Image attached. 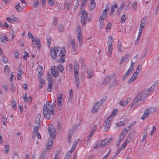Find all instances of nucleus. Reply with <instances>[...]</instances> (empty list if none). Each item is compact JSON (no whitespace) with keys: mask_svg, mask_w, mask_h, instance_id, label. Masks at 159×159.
Masks as SVG:
<instances>
[{"mask_svg":"<svg viewBox=\"0 0 159 159\" xmlns=\"http://www.w3.org/2000/svg\"><path fill=\"white\" fill-rule=\"evenodd\" d=\"M65 49L63 48L62 49L59 47L52 48L50 50V55L53 60L57 59V57L59 58L57 59V61L60 63H63L65 60Z\"/></svg>","mask_w":159,"mask_h":159,"instance_id":"f257e3e1","label":"nucleus"},{"mask_svg":"<svg viewBox=\"0 0 159 159\" xmlns=\"http://www.w3.org/2000/svg\"><path fill=\"white\" fill-rule=\"evenodd\" d=\"M51 102H47L44 104L43 107V113L45 118L46 119H49L51 115H54L55 110L54 109L55 103L50 104Z\"/></svg>","mask_w":159,"mask_h":159,"instance_id":"f03ea898","label":"nucleus"},{"mask_svg":"<svg viewBox=\"0 0 159 159\" xmlns=\"http://www.w3.org/2000/svg\"><path fill=\"white\" fill-rule=\"evenodd\" d=\"M118 113V111L116 109H114L112 113V114L105 121L103 126L104 130L105 131H108L109 130L111 124H110L111 121L112 120L113 116H115Z\"/></svg>","mask_w":159,"mask_h":159,"instance_id":"7ed1b4c3","label":"nucleus"},{"mask_svg":"<svg viewBox=\"0 0 159 159\" xmlns=\"http://www.w3.org/2000/svg\"><path fill=\"white\" fill-rule=\"evenodd\" d=\"M138 57V55H136L135 57H134V61H133V59H132L129 68L123 76V81H124L127 78L128 76L130 73H131L132 71L133 70L134 68V64L137 61Z\"/></svg>","mask_w":159,"mask_h":159,"instance_id":"20e7f679","label":"nucleus"},{"mask_svg":"<svg viewBox=\"0 0 159 159\" xmlns=\"http://www.w3.org/2000/svg\"><path fill=\"white\" fill-rule=\"evenodd\" d=\"M79 16H81V21L83 26H84L86 24L87 21H89L88 19V15L87 11L84 10H80L79 13Z\"/></svg>","mask_w":159,"mask_h":159,"instance_id":"39448f33","label":"nucleus"},{"mask_svg":"<svg viewBox=\"0 0 159 159\" xmlns=\"http://www.w3.org/2000/svg\"><path fill=\"white\" fill-rule=\"evenodd\" d=\"M74 76L75 78V81L77 89L79 88L80 80L79 76L78 75L79 72V67L77 62L75 61L74 62Z\"/></svg>","mask_w":159,"mask_h":159,"instance_id":"423d86ee","label":"nucleus"},{"mask_svg":"<svg viewBox=\"0 0 159 159\" xmlns=\"http://www.w3.org/2000/svg\"><path fill=\"white\" fill-rule=\"evenodd\" d=\"M48 131L50 136L53 139H54L56 137V131L53 125L49 124L48 127Z\"/></svg>","mask_w":159,"mask_h":159,"instance_id":"0eeeda50","label":"nucleus"},{"mask_svg":"<svg viewBox=\"0 0 159 159\" xmlns=\"http://www.w3.org/2000/svg\"><path fill=\"white\" fill-rule=\"evenodd\" d=\"M109 10V8L108 6H107L105 9L103 10L101 15L99 18V20H104L107 17V12Z\"/></svg>","mask_w":159,"mask_h":159,"instance_id":"6e6552de","label":"nucleus"},{"mask_svg":"<svg viewBox=\"0 0 159 159\" xmlns=\"http://www.w3.org/2000/svg\"><path fill=\"white\" fill-rule=\"evenodd\" d=\"M52 140H51L50 139L48 140L46 145V148L45 149L46 152H50V150L52 148Z\"/></svg>","mask_w":159,"mask_h":159,"instance_id":"1a4fd4ad","label":"nucleus"},{"mask_svg":"<svg viewBox=\"0 0 159 159\" xmlns=\"http://www.w3.org/2000/svg\"><path fill=\"white\" fill-rule=\"evenodd\" d=\"M76 32L77 37V39L79 41L80 46H81L82 45V35L81 33V29L76 30Z\"/></svg>","mask_w":159,"mask_h":159,"instance_id":"9d476101","label":"nucleus"},{"mask_svg":"<svg viewBox=\"0 0 159 159\" xmlns=\"http://www.w3.org/2000/svg\"><path fill=\"white\" fill-rule=\"evenodd\" d=\"M51 72L52 76L54 77H57L59 75V72L57 69H55V67L54 66L51 67Z\"/></svg>","mask_w":159,"mask_h":159,"instance_id":"9b49d317","label":"nucleus"},{"mask_svg":"<svg viewBox=\"0 0 159 159\" xmlns=\"http://www.w3.org/2000/svg\"><path fill=\"white\" fill-rule=\"evenodd\" d=\"M112 139V138H110L109 139H106L101 141L102 148H103L109 144Z\"/></svg>","mask_w":159,"mask_h":159,"instance_id":"f8f14e48","label":"nucleus"},{"mask_svg":"<svg viewBox=\"0 0 159 159\" xmlns=\"http://www.w3.org/2000/svg\"><path fill=\"white\" fill-rule=\"evenodd\" d=\"M113 77L112 75H110L105 77L102 82V84L103 85L107 84L109 83L110 80L113 78Z\"/></svg>","mask_w":159,"mask_h":159,"instance_id":"ddd939ff","label":"nucleus"},{"mask_svg":"<svg viewBox=\"0 0 159 159\" xmlns=\"http://www.w3.org/2000/svg\"><path fill=\"white\" fill-rule=\"evenodd\" d=\"M114 44V41L112 38L111 36L108 37V41L107 43V45L108 47H112Z\"/></svg>","mask_w":159,"mask_h":159,"instance_id":"4468645a","label":"nucleus"},{"mask_svg":"<svg viewBox=\"0 0 159 159\" xmlns=\"http://www.w3.org/2000/svg\"><path fill=\"white\" fill-rule=\"evenodd\" d=\"M149 115V109L147 108L145 111L144 113L142 116L141 119L143 120H144L146 118L148 117Z\"/></svg>","mask_w":159,"mask_h":159,"instance_id":"2eb2a0df","label":"nucleus"},{"mask_svg":"<svg viewBox=\"0 0 159 159\" xmlns=\"http://www.w3.org/2000/svg\"><path fill=\"white\" fill-rule=\"evenodd\" d=\"M70 43L72 45V47L73 50L74 52H75L77 50V47L75 45V42L74 39H71L70 40Z\"/></svg>","mask_w":159,"mask_h":159,"instance_id":"dca6fc26","label":"nucleus"},{"mask_svg":"<svg viewBox=\"0 0 159 159\" xmlns=\"http://www.w3.org/2000/svg\"><path fill=\"white\" fill-rule=\"evenodd\" d=\"M141 93L143 98L147 97L149 93V89L146 90H143L140 92Z\"/></svg>","mask_w":159,"mask_h":159,"instance_id":"f3484780","label":"nucleus"},{"mask_svg":"<svg viewBox=\"0 0 159 159\" xmlns=\"http://www.w3.org/2000/svg\"><path fill=\"white\" fill-rule=\"evenodd\" d=\"M158 81L157 80L155 81L150 88V93L156 87L158 86Z\"/></svg>","mask_w":159,"mask_h":159,"instance_id":"a211bd4d","label":"nucleus"},{"mask_svg":"<svg viewBox=\"0 0 159 159\" xmlns=\"http://www.w3.org/2000/svg\"><path fill=\"white\" fill-rule=\"evenodd\" d=\"M118 7V5L117 4H116L114 5H113L111 6V13L109 15L112 16L113 15V13L115 11V10L116 8Z\"/></svg>","mask_w":159,"mask_h":159,"instance_id":"6ab92c4d","label":"nucleus"},{"mask_svg":"<svg viewBox=\"0 0 159 159\" xmlns=\"http://www.w3.org/2000/svg\"><path fill=\"white\" fill-rule=\"evenodd\" d=\"M130 57V55L128 54H126L125 55L122 57V58L121 60H120V64H121L122 63L125 61L127 59Z\"/></svg>","mask_w":159,"mask_h":159,"instance_id":"aec40b11","label":"nucleus"},{"mask_svg":"<svg viewBox=\"0 0 159 159\" xmlns=\"http://www.w3.org/2000/svg\"><path fill=\"white\" fill-rule=\"evenodd\" d=\"M99 107L98 105L95 103L91 110L92 112L93 113H96L98 110Z\"/></svg>","mask_w":159,"mask_h":159,"instance_id":"412c9836","label":"nucleus"},{"mask_svg":"<svg viewBox=\"0 0 159 159\" xmlns=\"http://www.w3.org/2000/svg\"><path fill=\"white\" fill-rule=\"evenodd\" d=\"M101 147H102V145L101 144V140H100L97 142L93 148H94L97 149Z\"/></svg>","mask_w":159,"mask_h":159,"instance_id":"4be33fe9","label":"nucleus"},{"mask_svg":"<svg viewBox=\"0 0 159 159\" xmlns=\"http://www.w3.org/2000/svg\"><path fill=\"white\" fill-rule=\"evenodd\" d=\"M107 98L106 97L103 98L102 99L100 100L99 102H96L95 104H97L98 105L99 107L101 106L103 102L106 100Z\"/></svg>","mask_w":159,"mask_h":159,"instance_id":"5701e85b","label":"nucleus"},{"mask_svg":"<svg viewBox=\"0 0 159 159\" xmlns=\"http://www.w3.org/2000/svg\"><path fill=\"white\" fill-rule=\"evenodd\" d=\"M42 69V67L41 66H39L37 68V70L39 74V75H38L39 77H40L43 74Z\"/></svg>","mask_w":159,"mask_h":159,"instance_id":"b1692460","label":"nucleus"},{"mask_svg":"<svg viewBox=\"0 0 159 159\" xmlns=\"http://www.w3.org/2000/svg\"><path fill=\"white\" fill-rule=\"evenodd\" d=\"M73 96V93L72 89H71L70 91L69 94V97L68 98V102H70L71 101L72 98Z\"/></svg>","mask_w":159,"mask_h":159,"instance_id":"393cba45","label":"nucleus"},{"mask_svg":"<svg viewBox=\"0 0 159 159\" xmlns=\"http://www.w3.org/2000/svg\"><path fill=\"white\" fill-rule=\"evenodd\" d=\"M137 76L133 74L131 77L130 78L128 81V83L129 84L131 83L134 81L136 78Z\"/></svg>","mask_w":159,"mask_h":159,"instance_id":"a878e982","label":"nucleus"},{"mask_svg":"<svg viewBox=\"0 0 159 159\" xmlns=\"http://www.w3.org/2000/svg\"><path fill=\"white\" fill-rule=\"evenodd\" d=\"M124 6L125 4L124 2H122L121 3V5H120L119 8L118 9V12L119 14H120L121 11H122V10L124 8Z\"/></svg>","mask_w":159,"mask_h":159,"instance_id":"bb28decb","label":"nucleus"},{"mask_svg":"<svg viewBox=\"0 0 159 159\" xmlns=\"http://www.w3.org/2000/svg\"><path fill=\"white\" fill-rule=\"evenodd\" d=\"M23 73V72L22 70L19 71L17 75V79L18 80H21V76Z\"/></svg>","mask_w":159,"mask_h":159,"instance_id":"cd10ccee","label":"nucleus"},{"mask_svg":"<svg viewBox=\"0 0 159 159\" xmlns=\"http://www.w3.org/2000/svg\"><path fill=\"white\" fill-rule=\"evenodd\" d=\"M40 125H37L36 126H33V132L35 133L36 134L38 133V130L40 127Z\"/></svg>","mask_w":159,"mask_h":159,"instance_id":"c85d7f7f","label":"nucleus"},{"mask_svg":"<svg viewBox=\"0 0 159 159\" xmlns=\"http://www.w3.org/2000/svg\"><path fill=\"white\" fill-rule=\"evenodd\" d=\"M73 131L72 130H70L68 137V142L70 143L71 141V136L72 135Z\"/></svg>","mask_w":159,"mask_h":159,"instance_id":"c756f323","label":"nucleus"},{"mask_svg":"<svg viewBox=\"0 0 159 159\" xmlns=\"http://www.w3.org/2000/svg\"><path fill=\"white\" fill-rule=\"evenodd\" d=\"M57 29L59 32H62L64 30V28L62 25H59L57 27Z\"/></svg>","mask_w":159,"mask_h":159,"instance_id":"7c9ffc66","label":"nucleus"},{"mask_svg":"<svg viewBox=\"0 0 159 159\" xmlns=\"http://www.w3.org/2000/svg\"><path fill=\"white\" fill-rule=\"evenodd\" d=\"M135 98L139 101L142 100L143 99V98L141 93L140 92L138 93L135 97Z\"/></svg>","mask_w":159,"mask_h":159,"instance_id":"2f4dec72","label":"nucleus"},{"mask_svg":"<svg viewBox=\"0 0 159 159\" xmlns=\"http://www.w3.org/2000/svg\"><path fill=\"white\" fill-rule=\"evenodd\" d=\"M15 8L19 12H21L22 10V8L21 7L19 3H18L15 6Z\"/></svg>","mask_w":159,"mask_h":159,"instance_id":"473e14b6","label":"nucleus"},{"mask_svg":"<svg viewBox=\"0 0 159 159\" xmlns=\"http://www.w3.org/2000/svg\"><path fill=\"white\" fill-rule=\"evenodd\" d=\"M108 51L107 55L108 57H110L112 54V50L113 49V47H108Z\"/></svg>","mask_w":159,"mask_h":159,"instance_id":"72a5a7b5","label":"nucleus"},{"mask_svg":"<svg viewBox=\"0 0 159 159\" xmlns=\"http://www.w3.org/2000/svg\"><path fill=\"white\" fill-rule=\"evenodd\" d=\"M52 82H48V84L47 89V91L48 92H50L51 91V89L52 87Z\"/></svg>","mask_w":159,"mask_h":159,"instance_id":"f704fd0d","label":"nucleus"},{"mask_svg":"<svg viewBox=\"0 0 159 159\" xmlns=\"http://www.w3.org/2000/svg\"><path fill=\"white\" fill-rule=\"evenodd\" d=\"M46 37L47 39V42L48 43V46L49 47H50L51 46V39L50 38V36L49 35H47Z\"/></svg>","mask_w":159,"mask_h":159,"instance_id":"c9c22d12","label":"nucleus"},{"mask_svg":"<svg viewBox=\"0 0 159 159\" xmlns=\"http://www.w3.org/2000/svg\"><path fill=\"white\" fill-rule=\"evenodd\" d=\"M39 5V1L36 0L35 1L34 3H33V6L34 8H36L38 7Z\"/></svg>","mask_w":159,"mask_h":159,"instance_id":"e433bc0d","label":"nucleus"},{"mask_svg":"<svg viewBox=\"0 0 159 159\" xmlns=\"http://www.w3.org/2000/svg\"><path fill=\"white\" fill-rule=\"evenodd\" d=\"M97 125H95L93 127V129L90 131V133L93 135L94 133L96 132L97 130Z\"/></svg>","mask_w":159,"mask_h":159,"instance_id":"4c0bfd02","label":"nucleus"},{"mask_svg":"<svg viewBox=\"0 0 159 159\" xmlns=\"http://www.w3.org/2000/svg\"><path fill=\"white\" fill-rule=\"evenodd\" d=\"M119 103L121 106L125 107V106L128 104V102L127 101H122L120 102Z\"/></svg>","mask_w":159,"mask_h":159,"instance_id":"58836bf2","label":"nucleus"},{"mask_svg":"<svg viewBox=\"0 0 159 159\" xmlns=\"http://www.w3.org/2000/svg\"><path fill=\"white\" fill-rule=\"evenodd\" d=\"M87 73L88 75V77L89 79H90L91 78V77L93 76V73L92 70H88L87 71Z\"/></svg>","mask_w":159,"mask_h":159,"instance_id":"ea45409f","label":"nucleus"},{"mask_svg":"<svg viewBox=\"0 0 159 159\" xmlns=\"http://www.w3.org/2000/svg\"><path fill=\"white\" fill-rule=\"evenodd\" d=\"M135 123L136 121H134V122L131 123L129 126H127L126 127V128L127 129H128L129 130L133 127V126L135 125Z\"/></svg>","mask_w":159,"mask_h":159,"instance_id":"a19ab883","label":"nucleus"},{"mask_svg":"<svg viewBox=\"0 0 159 159\" xmlns=\"http://www.w3.org/2000/svg\"><path fill=\"white\" fill-rule=\"evenodd\" d=\"M57 68L61 72H62L64 70V67L62 65L59 64L57 66Z\"/></svg>","mask_w":159,"mask_h":159,"instance_id":"79ce46f5","label":"nucleus"},{"mask_svg":"<svg viewBox=\"0 0 159 159\" xmlns=\"http://www.w3.org/2000/svg\"><path fill=\"white\" fill-rule=\"evenodd\" d=\"M62 95H60L57 98V104L62 103Z\"/></svg>","mask_w":159,"mask_h":159,"instance_id":"37998d69","label":"nucleus"},{"mask_svg":"<svg viewBox=\"0 0 159 159\" xmlns=\"http://www.w3.org/2000/svg\"><path fill=\"white\" fill-rule=\"evenodd\" d=\"M4 71L7 74H8L10 72V69L7 65H6L4 67Z\"/></svg>","mask_w":159,"mask_h":159,"instance_id":"c03bdc74","label":"nucleus"},{"mask_svg":"<svg viewBox=\"0 0 159 159\" xmlns=\"http://www.w3.org/2000/svg\"><path fill=\"white\" fill-rule=\"evenodd\" d=\"M128 131L129 130L128 129H127L126 127H125V129L123 130V131L120 134L125 136L128 133Z\"/></svg>","mask_w":159,"mask_h":159,"instance_id":"a18cd8bd","label":"nucleus"},{"mask_svg":"<svg viewBox=\"0 0 159 159\" xmlns=\"http://www.w3.org/2000/svg\"><path fill=\"white\" fill-rule=\"evenodd\" d=\"M32 47H33L36 48V43H37V40H36L34 38V39H32Z\"/></svg>","mask_w":159,"mask_h":159,"instance_id":"49530a36","label":"nucleus"},{"mask_svg":"<svg viewBox=\"0 0 159 159\" xmlns=\"http://www.w3.org/2000/svg\"><path fill=\"white\" fill-rule=\"evenodd\" d=\"M47 80L48 82H52L51 76L49 72L47 73Z\"/></svg>","mask_w":159,"mask_h":159,"instance_id":"de8ad7c7","label":"nucleus"},{"mask_svg":"<svg viewBox=\"0 0 159 159\" xmlns=\"http://www.w3.org/2000/svg\"><path fill=\"white\" fill-rule=\"evenodd\" d=\"M95 3H90L89 9L90 10H92L95 7Z\"/></svg>","mask_w":159,"mask_h":159,"instance_id":"09e8293b","label":"nucleus"},{"mask_svg":"<svg viewBox=\"0 0 159 159\" xmlns=\"http://www.w3.org/2000/svg\"><path fill=\"white\" fill-rule=\"evenodd\" d=\"M81 68L82 70H84V73L85 72V71L86 70V67L85 65V63L83 61H81Z\"/></svg>","mask_w":159,"mask_h":159,"instance_id":"8fccbe9b","label":"nucleus"},{"mask_svg":"<svg viewBox=\"0 0 159 159\" xmlns=\"http://www.w3.org/2000/svg\"><path fill=\"white\" fill-rule=\"evenodd\" d=\"M100 24L99 27L100 29H102L103 27L104 24L103 20H99Z\"/></svg>","mask_w":159,"mask_h":159,"instance_id":"3c124183","label":"nucleus"},{"mask_svg":"<svg viewBox=\"0 0 159 159\" xmlns=\"http://www.w3.org/2000/svg\"><path fill=\"white\" fill-rule=\"evenodd\" d=\"M118 43L117 44L118 48V49L119 50L120 52H121L122 51V49L121 48V43L119 41H118Z\"/></svg>","mask_w":159,"mask_h":159,"instance_id":"603ef678","label":"nucleus"},{"mask_svg":"<svg viewBox=\"0 0 159 159\" xmlns=\"http://www.w3.org/2000/svg\"><path fill=\"white\" fill-rule=\"evenodd\" d=\"M11 89L13 93H14L16 91L15 87L13 83L11 84Z\"/></svg>","mask_w":159,"mask_h":159,"instance_id":"864d4df0","label":"nucleus"},{"mask_svg":"<svg viewBox=\"0 0 159 159\" xmlns=\"http://www.w3.org/2000/svg\"><path fill=\"white\" fill-rule=\"evenodd\" d=\"M157 110V108L155 107H150V113H152L155 111Z\"/></svg>","mask_w":159,"mask_h":159,"instance_id":"5fc2aeb1","label":"nucleus"},{"mask_svg":"<svg viewBox=\"0 0 159 159\" xmlns=\"http://www.w3.org/2000/svg\"><path fill=\"white\" fill-rule=\"evenodd\" d=\"M111 23H109L107 25V28L106 29V31L107 32H109L111 29Z\"/></svg>","mask_w":159,"mask_h":159,"instance_id":"6e6d98bb","label":"nucleus"},{"mask_svg":"<svg viewBox=\"0 0 159 159\" xmlns=\"http://www.w3.org/2000/svg\"><path fill=\"white\" fill-rule=\"evenodd\" d=\"M156 129V127L153 125L152 127V130L151 132L150 135L152 136L153 135L154 133L155 132Z\"/></svg>","mask_w":159,"mask_h":159,"instance_id":"4d7b16f0","label":"nucleus"},{"mask_svg":"<svg viewBox=\"0 0 159 159\" xmlns=\"http://www.w3.org/2000/svg\"><path fill=\"white\" fill-rule=\"evenodd\" d=\"M48 3L51 6H53L55 4V2L53 0H48Z\"/></svg>","mask_w":159,"mask_h":159,"instance_id":"13d9d810","label":"nucleus"},{"mask_svg":"<svg viewBox=\"0 0 159 159\" xmlns=\"http://www.w3.org/2000/svg\"><path fill=\"white\" fill-rule=\"evenodd\" d=\"M5 153L7 154L8 152L9 149V145H6L5 146Z\"/></svg>","mask_w":159,"mask_h":159,"instance_id":"bf43d9fd","label":"nucleus"},{"mask_svg":"<svg viewBox=\"0 0 159 159\" xmlns=\"http://www.w3.org/2000/svg\"><path fill=\"white\" fill-rule=\"evenodd\" d=\"M11 104L14 109L16 108V102L14 100L12 101L11 102Z\"/></svg>","mask_w":159,"mask_h":159,"instance_id":"052dcab7","label":"nucleus"},{"mask_svg":"<svg viewBox=\"0 0 159 159\" xmlns=\"http://www.w3.org/2000/svg\"><path fill=\"white\" fill-rule=\"evenodd\" d=\"M2 61L5 63H7L8 62V59L7 57L4 56H2Z\"/></svg>","mask_w":159,"mask_h":159,"instance_id":"680f3d73","label":"nucleus"},{"mask_svg":"<svg viewBox=\"0 0 159 159\" xmlns=\"http://www.w3.org/2000/svg\"><path fill=\"white\" fill-rule=\"evenodd\" d=\"M79 141L78 140H76L74 142L72 146V147H73V148H75L76 146L78 143Z\"/></svg>","mask_w":159,"mask_h":159,"instance_id":"e2e57ef3","label":"nucleus"},{"mask_svg":"<svg viewBox=\"0 0 159 159\" xmlns=\"http://www.w3.org/2000/svg\"><path fill=\"white\" fill-rule=\"evenodd\" d=\"M126 19V16L125 15H123L122 16L121 20L120 22L121 23H123L125 21Z\"/></svg>","mask_w":159,"mask_h":159,"instance_id":"0e129e2a","label":"nucleus"},{"mask_svg":"<svg viewBox=\"0 0 159 159\" xmlns=\"http://www.w3.org/2000/svg\"><path fill=\"white\" fill-rule=\"evenodd\" d=\"M137 5V2H134L132 5V8L134 10L136 8Z\"/></svg>","mask_w":159,"mask_h":159,"instance_id":"69168bd1","label":"nucleus"},{"mask_svg":"<svg viewBox=\"0 0 159 159\" xmlns=\"http://www.w3.org/2000/svg\"><path fill=\"white\" fill-rule=\"evenodd\" d=\"M124 122L122 121L120 122L119 123H116V124L118 126H120L124 125Z\"/></svg>","mask_w":159,"mask_h":159,"instance_id":"338daca9","label":"nucleus"},{"mask_svg":"<svg viewBox=\"0 0 159 159\" xmlns=\"http://www.w3.org/2000/svg\"><path fill=\"white\" fill-rule=\"evenodd\" d=\"M24 55L23 56V58L25 60H26V57L28 56L29 54L28 53L26 52H24Z\"/></svg>","mask_w":159,"mask_h":159,"instance_id":"774afa93","label":"nucleus"}]
</instances>
